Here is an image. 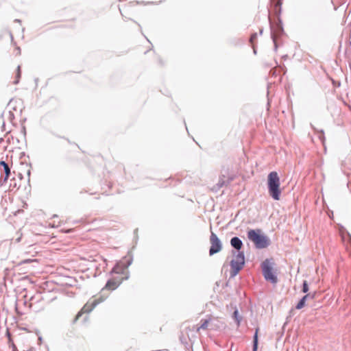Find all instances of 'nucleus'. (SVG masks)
<instances>
[{
  "label": "nucleus",
  "mask_w": 351,
  "mask_h": 351,
  "mask_svg": "<svg viewBox=\"0 0 351 351\" xmlns=\"http://www.w3.org/2000/svg\"><path fill=\"white\" fill-rule=\"evenodd\" d=\"M132 263V257L130 254L123 257L112 269V276L108 280L105 289L109 291L115 290L123 280H128L129 278L128 269Z\"/></svg>",
  "instance_id": "obj_1"
},
{
  "label": "nucleus",
  "mask_w": 351,
  "mask_h": 351,
  "mask_svg": "<svg viewBox=\"0 0 351 351\" xmlns=\"http://www.w3.org/2000/svg\"><path fill=\"white\" fill-rule=\"evenodd\" d=\"M267 185L269 195L275 200H279L281 190L280 189V178L276 171H271L267 177Z\"/></svg>",
  "instance_id": "obj_2"
},
{
  "label": "nucleus",
  "mask_w": 351,
  "mask_h": 351,
  "mask_svg": "<svg viewBox=\"0 0 351 351\" xmlns=\"http://www.w3.org/2000/svg\"><path fill=\"white\" fill-rule=\"evenodd\" d=\"M247 237L258 249L265 248L270 243L269 238L262 233L261 229L250 230L247 232Z\"/></svg>",
  "instance_id": "obj_3"
},
{
  "label": "nucleus",
  "mask_w": 351,
  "mask_h": 351,
  "mask_svg": "<svg viewBox=\"0 0 351 351\" xmlns=\"http://www.w3.org/2000/svg\"><path fill=\"white\" fill-rule=\"evenodd\" d=\"M103 301L104 299L102 297L90 299L77 313L74 319V322H76L82 315V314L90 313L99 304Z\"/></svg>",
  "instance_id": "obj_4"
},
{
  "label": "nucleus",
  "mask_w": 351,
  "mask_h": 351,
  "mask_svg": "<svg viewBox=\"0 0 351 351\" xmlns=\"http://www.w3.org/2000/svg\"><path fill=\"white\" fill-rule=\"evenodd\" d=\"M273 263L269 259H266L262 263L263 274L265 278L270 281L273 284H276L278 281L276 276L273 272Z\"/></svg>",
  "instance_id": "obj_5"
},
{
  "label": "nucleus",
  "mask_w": 351,
  "mask_h": 351,
  "mask_svg": "<svg viewBox=\"0 0 351 351\" xmlns=\"http://www.w3.org/2000/svg\"><path fill=\"white\" fill-rule=\"evenodd\" d=\"M234 258L231 261L230 265L232 269V275L235 276L243 268L245 263V257L243 252H234Z\"/></svg>",
  "instance_id": "obj_6"
},
{
  "label": "nucleus",
  "mask_w": 351,
  "mask_h": 351,
  "mask_svg": "<svg viewBox=\"0 0 351 351\" xmlns=\"http://www.w3.org/2000/svg\"><path fill=\"white\" fill-rule=\"evenodd\" d=\"M210 243L211 245L209 250V254L210 256L221 250V243L218 237L212 231L210 237Z\"/></svg>",
  "instance_id": "obj_7"
},
{
  "label": "nucleus",
  "mask_w": 351,
  "mask_h": 351,
  "mask_svg": "<svg viewBox=\"0 0 351 351\" xmlns=\"http://www.w3.org/2000/svg\"><path fill=\"white\" fill-rule=\"evenodd\" d=\"M0 173H5L4 180L7 181L10 174V169L4 161H0Z\"/></svg>",
  "instance_id": "obj_8"
},
{
  "label": "nucleus",
  "mask_w": 351,
  "mask_h": 351,
  "mask_svg": "<svg viewBox=\"0 0 351 351\" xmlns=\"http://www.w3.org/2000/svg\"><path fill=\"white\" fill-rule=\"evenodd\" d=\"M230 243H231V245L233 247H234L235 249H237V250H239L242 247V245H243V243H242L241 240L237 237L232 238V239L230 241Z\"/></svg>",
  "instance_id": "obj_9"
},
{
  "label": "nucleus",
  "mask_w": 351,
  "mask_h": 351,
  "mask_svg": "<svg viewBox=\"0 0 351 351\" xmlns=\"http://www.w3.org/2000/svg\"><path fill=\"white\" fill-rule=\"evenodd\" d=\"M314 298L315 297V294H306L300 300V302L298 303V304L296 305V308L297 309H301L304 306H305V303H306V300H307L308 298Z\"/></svg>",
  "instance_id": "obj_10"
},
{
  "label": "nucleus",
  "mask_w": 351,
  "mask_h": 351,
  "mask_svg": "<svg viewBox=\"0 0 351 351\" xmlns=\"http://www.w3.org/2000/svg\"><path fill=\"white\" fill-rule=\"evenodd\" d=\"M22 237V232L21 231H16L15 235L11 238L10 241V244L11 245L12 243H16L20 242Z\"/></svg>",
  "instance_id": "obj_11"
},
{
  "label": "nucleus",
  "mask_w": 351,
  "mask_h": 351,
  "mask_svg": "<svg viewBox=\"0 0 351 351\" xmlns=\"http://www.w3.org/2000/svg\"><path fill=\"white\" fill-rule=\"evenodd\" d=\"M341 236L342 241L343 242H347L348 243H351V235L347 231H341Z\"/></svg>",
  "instance_id": "obj_12"
},
{
  "label": "nucleus",
  "mask_w": 351,
  "mask_h": 351,
  "mask_svg": "<svg viewBox=\"0 0 351 351\" xmlns=\"http://www.w3.org/2000/svg\"><path fill=\"white\" fill-rule=\"evenodd\" d=\"M210 318L208 319H204V320H202V324L200 325V326H199L197 329V331H199L201 329L202 330H206L208 328V324L210 321Z\"/></svg>",
  "instance_id": "obj_13"
},
{
  "label": "nucleus",
  "mask_w": 351,
  "mask_h": 351,
  "mask_svg": "<svg viewBox=\"0 0 351 351\" xmlns=\"http://www.w3.org/2000/svg\"><path fill=\"white\" fill-rule=\"evenodd\" d=\"M259 328H257L256 329V332L254 336V345H253V351H256L258 347V333Z\"/></svg>",
  "instance_id": "obj_14"
},
{
  "label": "nucleus",
  "mask_w": 351,
  "mask_h": 351,
  "mask_svg": "<svg viewBox=\"0 0 351 351\" xmlns=\"http://www.w3.org/2000/svg\"><path fill=\"white\" fill-rule=\"evenodd\" d=\"M280 6H281V2L280 0H278L274 5V11L276 14H278L280 13Z\"/></svg>",
  "instance_id": "obj_15"
},
{
  "label": "nucleus",
  "mask_w": 351,
  "mask_h": 351,
  "mask_svg": "<svg viewBox=\"0 0 351 351\" xmlns=\"http://www.w3.org/2000/svg\"><path fill=\"white\" fill-rule=\"evenodd\" d=\"M256 38H257V34L256 33H254V34H252L251 36H250V43H251V45H252L253 48L254 47Z\"/></svg>",
  "instance_id": "obj_16"
},
{
  "label": "nucleus",
  "mask_w": 351,
  "mask_h": 351,
  "mask_svg": "<svg viewBox=\"0 0 351 351\" xmlns=\"http://www.w3.org/2000/svg\"><path fill=\"white\" fill-rule=\"evenodd\" d=\"M8 336L9 338V343H10V347L12 348V351H17V348H16V346L14 345V342L11 339L10 334L9 332H8Z\"/></svg>",
  "instance_id": "obj_17"
},
{
  "label": "nucleus",
  "mask_w": 351,
  "mask_h": 351,
  "mask_svg": "<svg viewBox=\"0 0 351 351\" xmlns=\"http://www.w3.org/2000/svg\"><path fill=\"white\" fill-rule=\"evenodd\" d=\"M17 103H19L17 100H14V99H12L10 102H9V106L10 108H12L13 110H16V105L17 104Z\"/></svg>",
  "instance_id": "obj_18"
},
{
  "label": "nucleus",
  "mask_w": 351,
  "mask_h": 351,
  "mask_svg": "<svg viewBox=\"0 0 351 351\" xmlns=\"http://www.w3.org/2000/svg\"><path fill=\"white\" fill-rule=\"evenodd\" d=\"M234 317L237 322V325H239L241 320V317H239V312L237 310L234 311Z\"/></svg>",
  "instance_id": "obj_19"
},
{
  "label": "nucleus",
  "mask_w": 351,
  "mask_h": 351,
  "mask_svg": "<svg viewBox=\"0 0 351 351\" xmlns=\"http://www.w3.org/2000/svg\"><path fill=\"white\" fill-rule=\"evenodd\" d=\"M308 291V285L306 281H304L302 285V292L307 293Z\"/></svg>",
  "instance_id": "obj_20"
},
{
  "label": "nucleus",
  "mask_w": 351,
  "mask_h": 351,
  "mask_svg": "<svg viewBox=\"0 0 351 351\" xmlns=\"http://www.w3.org/2000/svg\"><path fill=\"white\" fill-rule=\"evenodd\" d=\"M6 180H4V178L2 177V176H0V186H2Z\"/></svg>",
  "instance_id": "obj_21"
},
{
  "label": "nucleus",
  "mask_w": 351,
  "mask_h": 351,
  "mask_svg": "<svg viewBox=\"0 0 351 351\" xmlns=\"http://www.w3.org/2000/svg\"><path fill=\"white\" fill-rule=\"evenodd\" d=\"M32 261H34V260H32V259H26V260L21 261L19 264L31 263Z\"/></svg>",
  "instance_id": "obj_22"
},
{
  "label": "nucleus",
  "mask_w": 351,
  "mask_h": 351,
  "mask_svg": "<svg viewBox=\"0 0 351 351\" xmlns=\"http://www.w3.org/2000/svg\"><path fill=\"white\" fill-rule=\"evenodd\" d=\"M20 75H21L20 66H18V68H17V77H19Z\"/></svg>",
  "instance_id": "obj_23"
},
{
  "label": "nucleus",
  "mask_w": 351,
  "mask_h": 351,
  "mask_svg": "<svg viewBox=\"0 0 351 351\" xmlns=\"http://www.w3.org/2000/svg\"><path fill=\"white\" fill-rule=\"evenodd\" d=\"M0 118H1V119H2V114H0Z\"/></svg>",
  "instance_id": "obj_24"
}]
</instances>
